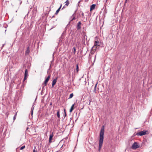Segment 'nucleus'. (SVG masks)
Segmentation results:
<instances>
[{"label":"nucleus","instance_id":"f257e3e1","mask_svg":"<svg viewBox=\"0 0 152 152\" xmlns=\"http://www.w3.org/2000/svg\"><path fill=\"white\" fill-rule=\"evenodd\" d=\"M104 134V126H103L102 127L100 132L99 143V151H100L102 148V147L103 143Z\"/></svg>","mask_w":152,"mask_h":152},{"label":"nucleus","instance_id":"f03ea898","mask_svg":"<svg viewBox=\"0 0 152 152\" xmlns=\"http://www.w3.org/2000/svg\"><path fill=\"white\" fill-rule=\"evenodd\" d=\"M147 131L143 130L142 131L137 132L136 134V135L137 136H141L145 135L146 134Z\"/></svg>","mask_w":152,"mask_h":152},{"label":"nucleus","instance_id":"7ed1b4c3","mask_svg":"<svg viewBox=\"0 0 152 152\" xmlns=\"http://www.w3.org/2000/svg\"><path fill=\"white\" fill-rule=\"evenodd\" d=\"M50 78V75H49L45 79L44 81V83L42 84V85H43V84H44V85L42 86V89L44 88L45 86H46L47 85V83L49 81Z\"/></svg>","mask_w":152,"mask_h":152},{"label":"nucleus","instance_id":"20e7f679","mask_svg":"<svg viewBox=\"0 0 152 152\" xmlns=\"http://www.w3.org/2000/svg\"><path fill=\"white\" fill-rule=\"evenodd\" d=\"M139 147V146L137 142H134L132 146V148L133 149H136Z\"/></svg>","mask_w":152,"mask_h":152},{"label":"nucleus","instance_id":"39448f33","mask_svg":"<svg viewBox=\"0 0 152 152\" xmlns=\"http://www.w3.org/2000/svg\"><path fill=\"white\" fill-rule=\"evenodd\" d=\"M100 45V43L98 40H96L94 42V46L97 47H99Z\"/></svg>","mask_w":152,"mask_h":152},{"label":"nucleus","instance_id":"423d86ee","mask_svg":"<svg viewBox=\"0 0 152 152\" xmlns=\"http://www.w3.org/2000/svg\"><path fill=\"white\" fill-rule=\"evenodd\" d=\"M65 4L64 5V6L63 7L62 9V10H63L65 8H66L67 7L69 4V1L68 0H67L65 2Z\"/></svg>","mask_w":152,"mask_h":152},{"label":"nucleus","instance_id":"0eeeda50","mask_svg":"<svg viewBox=\"0 0 152 152\" xmlns=\"http://www.w3.org/2000/svg\"><path fill=\"white\" fill-rule=\"evenodd\" d=\"M81 21H79L77 24V30H79V29H81Z\"/></svg>","mask_w":152,"mask_h":152},{"label":"nucleus","instance_id":"6e6552de","mask_svg":"<svg viewBox=\"0 0 152 152\" xmlns=\"http://www.w3.org/2000/svg\"><path fill=\"white\" fill-rule=\"evenodd\" d=\"M57 78H56L55 79H54L52 83V87H54V85L56 84V82H57Z\"/></svg>","mask_w":152,"mask_h":152},{"label":"nucleus","instance_id":"1a4fd4ad","mask_svg":"<svg viewBox=\"0 0 152 152\" xmlns=\"http://www.w3.org/2000/svg\"><path fill=\"white\" fill-rule=\"evenodd\" d=\"M53 136V133L50 134L49 139V142L50 143H51L52 142L51 140H52Z\"/></svg>","mask_w":152,"mask_h":152},{"label":"nucleus","instance_id":"9d476101","mask_svg":"<svg viewBox=\"0 0 152 152\" xmlns=\"http://www.w3.org/2000/svg\"><path fill=\"white\" fill-rule=\"evenodd\" d=\"M95 53V52L92 49H91L90 52L91 55H89L91 60V58L92 57V55H94Z\"/></svg>","mask_w":152,"mask_h":152},{"label":"nucleus","instance_id":"9b49d317","mask_svg":"<svg viewBox=\"0 0 152 152\" xmlns=\"http://www.w3.org/2000/svg\"><path fill=\"white\" fill-rule=\"evenodd\" d=\"M99 47H95L94 46H93L91 49H92L95 52H96L97 50L98 49H99Z\"/></svg>","mask_w":152,"mask_h":152},{"label":"nucleus","instance_id":"f8f14e48","mask_svg":"<svg viewBox=\"0 0 152 152\" xmlns=\"http://www.w3.org/2000/svg\"><path fill=\"white\" fill-rule=\"evenodd\" d=\"M96 5L95 4H92L91 6L90 11H91L94 10L95 7Z\"/></svg>","mask_w":152,"mask_h":152},{"label":"nucleus","instance_id":"ddd939ff","mask_svg":"<svg viewBox=\"0 0 152 152\" xmlns=\"http://www.w3.org/2000/svg\"><path fill=\"white\" fill-rule=\"evenodd\" d=\"M30 52V48H29V46H28V47L27 48V50L25 52V54H28Z\"/></svg>","mask_w":152,"mask_h":152},{"label":"nucleus","instance_id":"4468645a","mask_svg":"<svg viewBox=\"0 0 152 152\" xmlns=\"http://www.w3.org/2000/svg\"><path fill=\"white\" fill-rule=\"evenodd\" d=\"M87 36L85 33L83 34V42H85V39H87Z\"/></svg>","mask_w":152,"mask_h":152},{"label":"nucleus","instance_id":"2eb2a0df","mask_svg":"<svg viewBox=\"0 0 152 152\" xmlns=\"http://www.w3.org/2000/svg\"><path fill=\"white\" fill-rule=\"evenodd\" d=\"M62 4H61V5L59 8L56 10V13H55V15H57L58 14V12H59V11L60 10V9L62 7Z\"/></svg>","mask_w":152,"mask_h":152},{"label":"nucleus","instance_id":"dca6fc26","mask_svg":"<svg viewBox=\"0 0 152 152\" xmlns=\"http://www.w3.org/2000/svg\"><path fill=\"white\" fill-rule=\"evenodd\" d=\"M57 117L59 118L60 117V110L58 109V110L57 111Z\"/></svg>","mask_w":152,"mask_h":152},{"label":"nucleus","instance_id":"f3484780","mask_svg":"<svg viewBox=\"0 0 152 152\" xmlns=\"http://www.w3.org/2000/svg\"><path fill=\"white\" fill-rule=\"evenodd\" d=\"M77 11V10H76L74 13V14H73L72 15V16H74L72 18V19L71 20V21H72V20H75L76 19V18L75 17V16H74V15L75 14V13Z\"/></svg>","mask_w":152,"mask_h":152},{"label":"nucleus","instance_id":"a211bd4d","mask_svg":"<svg viewBox=\"0 0 152 152\" xmlns=\"http://www.w3.org/2000/svg\"><path fill=\"white\" fill-rule=\"evenodd\" d=\"M97 83L95 86H94V91H93V92H94V93H96V87H97Z\"/></svg>","mask_w":152,"mask_h":152},{"label":"nucleus","instance_id":"6ab92c4d","mask_svg":"<svg viewBox=\"0 0 152 152\" xmlns=\"http://www.w3.org/2000/svg\"><path fill=\"white\" fill-rule=\"evenodd\" d=\"M28 70L27 69H26L25 72V74H24V76H26L28 77Z\"/></svg>","mask_w":152,"mask_h":152},{"label":"nucleus","instance_id":"aec40b11","mask_svg":"<svg viewBox=\"0 0 152 152\" xmlns=\"http://www.w3.org/2000/svg\"><path fill=\"white\" fill-rule=\"evenodd\" d=\"M76 70H77V73L79 71L78 65L77 64H76Z\"/></svg>","mask_w":152,"mask_h":152},{"label":"nucleus","instance_id":"412c9836","mask_svg":"<svg viewBox=\"0 0 152 152\" xmlns=\"http://www.w3.org/2000/svg\"><path fill=\"white\" fill-rule=\"evenodd\" d=\"M73 50H74L73 53H74V54H75V53H76V49H75V47H74L73 48Z\"/></svg>","mask_w":152,"mask_h":152},{"label":"nucleus","instance_id":"4be33fe9","mask_svg":"<svg viewBox=\"0 0 152 152\" xmlns=\"http://www.w3.org/2000/svg\"><path fill=\"white\" fill-rule=\"evenodd\" d=\"M73 96V93L69 95V98H72Z\"/></svg>","mask_w":152,"mask_h":152},{"label":"nucleus","instance_id":"5701e85b","mask_svg":"<svg viewBox=\"0 0 152 152\" xmlns=\"http://www.w3.org/2000/svg\"><path fill=\"white\" fill-rule=\"evenodd\" d=\"M74 105H75V104H73L71 106V108L70 109H72V110H73L74 109Z\"/></svg>","mask_w":152,"mask_h":152},{"label":"nucleus","instance_id":"b1692460","mask_svg":"<svg viewBox=\"0 0 152 152\" xmlns=\"http://www.w3.org/2000/svg\"><path fill=\"white\" fill-rule=\"evenodd\" d=\"M25 148V146L24 145L22 146L20 148V150H23Z\"/></svg>","mask_w":152,"mask_h":152},{"label":"nucleus","instance_id":"393cba45","mask_svg":"<svg viewBox=\"0 0 152 152\" xmlns=\"http://www.w3.org/2000/svg\"><path fill=\"white\" fill-rule=\"evenodd\" d=\"M96 55H97V54L96 53V54L95 56L94 57V62L95 60V59H96Z\"/></svg>","mask_w":152,"mask_h":152},{"label":"nucleus","instance_id":"a878e982","mask_svg":"<svg viewBox=\"0 0 152 152\" xmlns=\"http://www.w3.org/2000/svg\"><path fill=\"white\" fill-rule=\"evenodd\" d=\"M81 15L82 16V18H84V14L83 12H82V13L81 14Z\"/></svg>","mask_w":152,"mask_h":152},{"label":"nucleus","instance_id":"bb28decb","mask_svg":"<svg viewBox=\"0 0 152 152\" xmlns=\"http://www.w3.org/2000/svg\"><path fill=\"white\" fill-rule=\"evenodd\" d=\"M17 115V113H16L15 114V116H14V117H13V119H14V120H15V119H16V115Z\"/></svg>","mask_w":152,"mask_h":152},{"label":"nucleus","instance_id":"cd10ccee","mask_svg":"<svg viewBox=\"0 0 152 152\" xmlns=\"http://www.w3.org/2000/svg\"><path fill=\"white\" fill-rule=\"evenodd\" d=\"M27 77H28L26 76H24V80H26L27 79Z\"/></svg>","mask_w":152,"mask_h":152},{"label":"nucleus","instance_id":"c85d7f7f","mask_svg":"<svg viewBox=\"0 0 152 152\" xmlns=\"http://www.w3.org/2000/svg\"><path fill=\"white\" fill-rule=\"evenodd\" d=\"M33 152H37V151L35 150L34 149L33 150Z\"/></svg>","mask_w":152,"mask_h":152},{"label":"nucleus","instance_id":"c756f323","mask_svg":"<svg viewBox=\"0 0 152 152\" xmlns=\"http://www.w3.org/2000/svg\"><path fill=\"white\" fill-rule=\"evenodd\" d=\"M73 110L72 109H70L69 110L70 112H72Z\"/></svg>","mask_w":152,"mask_h":152},{"label":"nucleus","instance_id":"7c9ffc66","mask_svg":"<svg viewBox=\"0 0 152 152\" xmlns=\"http://www.w3.org/2000/svg\"><path fill=\"white\" fill-rule=\"evenodd\" d=\"M64 112H65V116H66V112H65V109H64Z\"/></svg>","mask_w":152,"mask_h":152},{"label":"nucleus","instance_id":"2f4dec72","mask_svg":"<svg viewBox=\"0 0 152 152\" xmlns=\"http://www.w3.org/2000/svg\"><path fill=\"white\" fill-rule=\"evenodd\" d=\"M127 0H126L125 1V3H126L127 2Z\"/></svg>","mask_w":152,"mask_h":152},{"label":"nucleus","instance_id":"473e14b6","mask_svg":"<svg viewBox=\"0 0 152 152\" xmlns=\"http://www.w3.org/2000/svg\"><path fill=\"white\" fill-rule=\"evenodd\" d=\"M33 110H32V112H31V115H32L33 114Z\"/></svg>","mask_w":152,"mask_h":152},{"label":"nucleus","instance_id":"72a5a7b5","mask_svg":"<svg viewBox=\"0 0 152 152\" xmlns=\"http://www.w3.org/2000/svg\"><path fill=\"white\" fill-rule=\"evenodd\" d=\"M4 44H3V45L2 46V47H4Z\"/></svg>","mask_w":152,"mask_h":152},{"label":"nucleus","instance_id":"f704fd0d","mask_svg":"<svg viewBox=\"0 0 152 152\" xmlns=\"http://www.w3.org/2000/svg\"><path fill=\"white\" fill-rule=\"evenodd\" d=\"M54 16H54V15H53V16L52 17H53H53H54Z\"/></svg>","mask_w":152,"mask_h":152},{"label":"nucleus","instance_id":"c9c22d12","mask_svg":"<svg viewBox=\"0 0 152 152\" xmlns=\"http://www.w3.org/2000/svg\"><path fill=\"white\" fill-rule=\"evenodd\" d=\"M79 3H80V2H79L78 4H79Z\"/></svg>","mask_w":152,"mask_h":152},{"label":"nucleus","instance_id":"e433bc0d","mask_svg":"<svg viewBox=\"0 0 152 152\" xmlns=\"http://www.w3.org/2000/svg\"><path fill=\"white\" fill-rule=\"evenodd\" d=\"M45 152H46V151H45Z\"/></svg>","mask_w":152,"mask_h":152}]
</instances>
